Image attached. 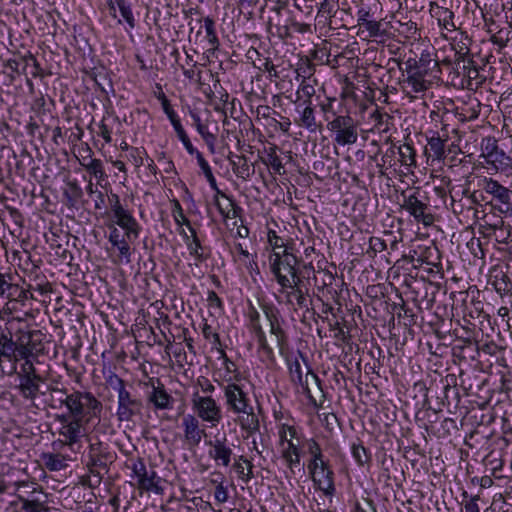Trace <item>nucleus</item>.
<instances>
[{
  "label": "nucleus",
  "instance_id": "f257e3e1",
  "mask_svg": "<svg viewBox=\"0 0 512 512\" xmlns=\"http://www.w3.org/2000/svg\"><path fill=\"white\" fill-rule=\"evenodd\" d=\"M46 392L50 394L48 406L54 410L66 407L67 413L77 416L85 413L100 415L103 409L101 401L88 391L74 389L68 393L66 388L50 385Z\"/></svg>",
  "mask_w": 512,
  "mask_h": 512
},
{
  "label": "nucleus",
  "instance_id": "f03ea898",
  "mask_svg": "<svg viewBox=\"0 0 512 512\" xmlns=\"http://www.w3.org/2000/svg\"><path fill=\"white\" fill-rule=\"evenodd\" d=\"M228 411L237 415L242 430L252 434L259 430L260 424L248 393L236 383H228L223 388Z\"/></svg>",
  "mask_w": 512,
  "mask_h": 512
},
{
  "label": "nucleus",
  "instance_id": "7ed1b4c3",
  "mask_svg": "<svg viewBox=\"0 0 512 512\" xmlns=\"http://www.w3.org/2000/svg\"><path fill=\"white\" fill-rule=\"evenodd\" d=\"M462 193L467 195L470 204L478 203L480 200L485 201L500 213H507L512 209V191L492 178L483 179L480 193L478 191L470 193L468 189L463 190Z\"/></svg>",
  "mask_w": 512,
  "mask_h": 512
},
{
  "label": "nucleus",
  "instance_id": "20e7f679",
  "mask_svg": "<svg viewBox=\"0 0 512 512\" xmlns=\"http://www.w3.org/2000/svg\"><path fill=\"white\" fill-rule=\"evenodd\" d=\"M100 415L81 414L73 415L71 413H63L55 416V420L60 423L59 435L63 440L54 441L52 447L54 451L61 450L64 446L73 448L78 444L82 437L86 434L85 424H88L92 419L99 418Z\"/></svg>",
  "mask_w": 512,
  "mask_h": 512
},
{
  "label": "nucleus",
  "instance_id": "39448f33",
  "mask_svg": "<svg viewBox=\"0 0 512 512\" xmlns=\"http://www.w3.org/2000/svg\"><path fill=\"white\" fill-rule=\"evenodd\" d=\"M270 270L279 284V277L301 282V265L307 268L302 259L297 257L292 248L285 247L282 252H275L269 256Z\"/></svg>",
  "mask_w": 512,
  "mask_h": 512
},
{
  "label": "nucleus",
  "instance_id": "423d86ee",
  "mask_svg": "<svg viewBox=\"0 0 512 512\" xmlns=\"http://www.w3.org/2000/svg\"><path fill=\"white\" fill-rule=\"evenodd\" d=\"M402 78L399 81L401 92L410 102L425 95L433 84V77L419 71L404 62V67H399Z\"/></svg>",
  "mask_w": 512,
  "mask_h": 512
},
{
  "label": "nucleus",
  "instance_id": "0eeeda50",
  "mask_svg": "<svg viewBox=\"0 0 512 512\" xmlns=\"http://www.w3.org/2000/svg\"><path fill=\"white\" fill-rule=\"evenodd\" d=\"M326 127L334 133V141L340 146L352 145L358 140L357 122L349 114L336 116Z\"/></svg>",
  "mask_w": 512,
  "mask_h": 512
},
{
  "label": "nucleus",
  "instance_id": "6e6552de",
  "mask_svg": "<svg viewBox=\"0 0 512 512\" xmlns=\"http://www.w3.org/2000/svg\"><path fill=\"white\" fill-rule=\"evenodd\" d=\"M402 208L406 210L410 216L418 223L425 226L433 222V216L428 212L429 205L426 202L427 197L421 194L420 188L414 189L411 193H402Z\"/></svg>",
  "mask_w": 512,
  "mask_h": 512
},
{
  "label": "nucleus",
  "instance_id": "1a4fd4ad",
  "mask_svg": "<svg viewBox=\"0 0 512 512\" xmlns=\"http://www.w3.org/2000/svg\"><path fill=\"white\" fill-rule=\"evenodd\" d=\"M192 407L197 418L210 424V427H216L222 421V408L211 396H201L198 392L194 393Z\"/></svg>",
  "mask_w": 512,
  "mask_h": 512
},
{
  "label": "nucleus",
  "instance_id": "9d476101",
  "mask_svg": "<svg viewBox=\"0 0 512 512\" xmlns=\"http://www.w3.org/2000/svg\"><path fill=\"white\" fill-rule=\"evenodd\" d=\"M279 285L281 287L280 293L284 295L286 305L291 306L295 311L298 309L308 310V289H304L303 281L295 282L279 277Z\"/></svg>",
  "mask_w": 512,
  "mask_h": 512
},
{
  "label": "nucleus",
  "instance_id": "9b49d317",
  "mask_svg": "<svg viewBox=\"0 0 512 512\" xmlns=\"http://www.w3.org/2000/svg\"><path fill=\"white\" fill-rule=\"evenodd\" d=\"M205 444L209 447L208 456L216 466H230L234 453L226 434L218 433L213 438L205 440Z\"/></svg>",
  "mask_w": 512,
  "mask_h": 512
},
{
  "label": "nucleus",
  "instance_id": "f8f14e48",
  "mask_svg": "<svg viewBox=\"0 0 512 512\" xmlns=\"http://www.w3.org/2000/svg\"><path fill=\"white\" fill-rule=\"evenodd\" d=\"M485 162L495 170H506L511 165V158L499 148L494 137H485L481 141V155Z\"/></svg>",
  "mask_w": 512,
  "mask_h": 512
},
{
  "label": "nucleus",
  "instance_id": "ddd939ff",
  "mask_svg": "<svg viewBox=\"0 0 512 512\" xmlns=\"http://www.w3.org/2000/svg\"><path fill=\"white\" fill-rule=\"evenodd\" d=\"M143 401L133 395L128 389L118 394L116 417L120 422H131L135 417L141 416Z\"/></svg>",
  "mask_w": 512,
  "mask_h": 512
},
{
  "label": "nucleus",
  "instance_id": "4468645a",
  "mask_svg": "<svg viewBox=\"0 0 512 512\" xmlns=\"http://www.w3.org/2000/svg\"><path fill=\"white\" fill-rule=\"evenodd\" d=\"M280 356L285 360L289 370V376L294 384L304 386L303 370L299 358L306 361V356L300 351H294L289 341L278 346Z\"/></svg>",
  "mask_w": 512,
  "mask_h": 512
},
{
  "label": "nucleus",
  "instance_id": "2eb2a0df",
  "mask_svg": "<svg viewBox=\"0 0 512 512\" xmlns=\"http://www.w3.org/2000/svg\"><path fill=\"white\" fill-rule=\"evenodd\" d=\"M248 318L250 322L251 329L253 333L255 334L259 352L261 353V356L263 357V361H267L270 364L276 363V357L273 351V348L269 345L267 341L266 334L260 324V314L256 310L255 307L251 306Z\"/></svg>",
  "mask_w": 512,
  "mask_h": 512
},
{
  "label": "nucleus",
  "instance_id": "dca6fc26",
  "mask_svg": "<svg viewBox=\"0 0 512 512\" xmlns=\"http://www.w3.org/2000/svg\"><path fill=\"white\" fill-rule=\"evenodd\" d=\"M315 488L327 497H333L336 488L334 483V471L329 461L319 464L315 470H308Z\"/></svg>",
  "mask_w": 512,
  "mask_h": 512
},
{
  "label": "nucleus",
  "instance_id": "f3484780",
  "mask_svg": "<svg viewBox=\"0 0 512 512\" xmlns=\"http://www.w3.org/2000/svg\"><path fill=\"white\" fill-rule=\"evenodd\" d=\"M262 311L269 322L270 334L276 339V346H280L289 341V337L282 328V318L279 310L272 304H263Z\"/></svg>",
  "mask_w": 512,
  "mask_h": 512
},
{
  "label": "nucleus",
  "instance_id": "a211bd4d",
  "mask_svg": "<svg viewBox=\"0 0 512 512\" xmlns=\"http://www.w3.org/2000/svg\"><path fill=\"white\" fill-rule=\"evenodd\" d=\"M112 223L126 231L127 239L134 241L139 237L141 227L132 213L126 208L111 214Z\"/></svg>",
  "mask_w": 512,
  "mask_h": 512
},
{
  "label": "nucleus",
  "instance_id": "6ab92c4d",
  "mask_svg": "<svg viewBox=\"0 0 512 512\" xmlns=\"http://www.w3.org/2000/svg\"><path fill=\"white\" fill-rule=\"evenodd\" d=\"M295 103V112L297 114V117L294 119L295 124L301 128H305L309 132H316L320 125L317 123L315 108L312 101Z\"/></svg>",
  "mask_w": 512,
  "mask_h": 512
},
{
  "label": "nucleus",
  "instance_id": "aec40b11",
  "mask_svg": "<svg viewBox=\"0 0 512 512\" xmlns=\"http://www.w3.org/2000/svg\"><path fill=\"white\" fill-rule=\"evenodd\" d=\"M182 427L184 432V439L186 443L191 447L198 446L203 436H206L205 429L200 427V422L194 415H185L182 419Z\"/></svg>",
  "mask_w": 512,
  "mask_h": 512
},
{
  "label": "nucleus",
  "instance_id": "412c9836",
  "mask_svg": "<svg viewBox=\"0 0 512 512\" xmlns=\"http://www.w3.org/2000/svg\"><path fill=\"white\" fill-rule=\"evenodd\" d=\"M134 476L137 478L139 488L146 491H158V486L155 481L156 472H147L143 459L138 458L132 463L131 466Z\"/></svg>",
  "mask_w": 512,
  "mask_h": 512
},
{
  "label": "nucleus",
  "instance_id": "4be33fe9",
  "mask_svg": "<svg viewBox=\"0 0 512 512\" xmlns=\"http://www.w3.org/2000/svg\"><path fill=\"white\" fill-rule=\"evenodd\" d=\"M405 63L433 78H438V74L440 73L438 60L433 58L432 54L426 50L421 53L418 59L410 57Z\"/></svg>",
  "mask_w": 512,
  "mask_h": 512
},
{
  "label": "nucleus",
  "instance_id": "5701e85b",
  "mask_svg": "<svg viewBox=\"0 0 512 512\" xmlns=\"http://www.w3.org/2000/svg\"><path fill=\"white\" fill-rule=\"evenodd\" d=\"M44 382V378L41 375L38 376H25V378L19 379L18 390L20 395L29 401H34L39 394L45 395V391H41L40 385Z\"/></svg>",
  "mask_w": 512,
  "mask_h": 512
},
{
  "label": "nucleus",
  "instance_id": "b1692460",
  "mask_svg": "<svg viewBox=\"0 0 512 512\" xmlns=\"http://www.w3.org/2000/svg\"><path fill=\"white\" fill-rule=\"evenodd\" d=\"M430 14L435 18L442 29L453 32L456 31V25L454 23V13L446 8L438 5L435 2L430 4Z\"/></svg>",
  "mask_w": 512,
  "mask_h": 512
},
{
  "label": "nucleus",
  "instance_id": "393cba45",
  "mask_svg": "<svg viewBox=\"0 0 512 512\" xmlns=\"http://www.w3.org/2000/svg\"><path fill=\"white\" fill-rule=\"evenodd\" d=\"M246 57L252 61V64L256 69L267 72L270 78L279 77L276 67L271 59L269 57H262L256 48H249L246 53Z\"/></svg>",
  "mask_w": 512,
  "mask_h": 512
},
{
  "label": "nucleus",
  "instance_id": "a878e982",
  "mask_svg": "<svg viewBox=\"0 0 512 512\" xmlns=\"http://www.w3.org/2000/svg\"><path fill=\"white\" fill-rule=\"evenodd\" d=\"M203 28L205 30V36L201 40L203 43V49L209 54H214L219 47V39L216 33L215 22L212 18L206 17L203 19Z\"/></svg>",
  "mask_w": 512,
  "mask_h": 512
},
{
  "label": "nucleus",
  "instance_id": "bb28decb",
  "mask_svg": "<svg viewBox=\"0 0 512 512\" xmlns=\"http://www.w3.org/2000/svg\"><path fill=\"white\" fill-rule=\"evenodd\" d=\"M148 399L156 409L166 410L172 408L173 398L167 393L164 385L159 381L157 386H153Z\"/></svg>",
  "mask_w": 512,
  "mask_h": 512
},
{
  "label": "nucleus",
  "instance_id": "cd10ccee",
  "mask_svg": "<svg viewBox=\"0 0 512 512\" xmlns=\"http://www.w3.org/2000/svg\"><path fill=\"white\" fill-rule=\"evenodd\" d=\"M228 160L230 161L234 174L238 178L247 180L253 175L254 169L250 167L246 156L230 153Z\"/></svg>",
  "mask_w": 512,
  "mask_h": 512
},
{
  "label": "nucleus",
  "instance_id": "c85d7f7f",
  "mask_svg": "<svg viewBox=\"0 0 512 512\" xmlns=\"http://www.w3.org/2000/svg\"><path fill=\"white\" fill-rule=\"evenodd\" d=\"M470 41V38L462 32H457L456 35L452 37L451 45L457 56V61L465 62L466 57L470 53Z\"/></svg>",
  "mask_w": 512,
  "mask_h": 512
},
{
  "label": "nucleus",
  "instance_id": "c756f323",
  "mask_svg": "<svg viewBox=\"0 0 512 512\" xmlns=\"http://www.w3.org/2000/svg\"><path fill=\"white\" fill-rule=\"evenodd\" d=\"M307 452L310 455V460L307 466L308 470H315L318 468L319 464L322 465L323 462L328 461L325 459L319 443L313 438L307 441Z\"/></svg>",
  "mask_w": 512,
  "mask_h": 512
},
{
  "label": "nucleus",
  "instance_id": "7c9ffc66",
  "mask_svg": "<svg viewBox=\"0 0 512 512\" xmlns=\"http://www.w3.org/2000/svg\"><path fill=\"white\" fill-rule=\"evenodd\" d=\"M282 458L285 460L287 467L294 473V468L300 464L299 445L289 439L288 444L282 450Z\"/></svg>",
  "mask_w": 512,
  "mask_h": 512
},
{
  "label": "nucleus",
  "instance_id": "2f4dec72",
  "mask_svg": "<svg viewBox=\"0 0 512 512\" xmlns=\"http://www.w3.org/2000/svg\"><path fill=\"white\" fill-rule=\"evenodd\" d=\"M16 344L12 339L11 332L6 328L0 331V357L11 361L15 355Z\"/></svg>",
  "mask_w": 512,
  "mask_h": 512
},
{
  "label": "nucleus",
  "instance_id": "473e14b6",
  "mask_svg": "<svg viewBox=\"0 0 512 512\" xmlns=\"http://www.w3.org/2000/svg\"><path fill=\"white\" fill-rule=\"evenodd\" d=\"M232 468L239 478L246 483L253 478V464L243 455L235 459Z\"/></svg>",
  "mask_w": 512,
  "mask_h": 512
},
{
  "label": "nucleus",
  "instance_id": "72a5a7b5",
  "mask_svg": "<svg viewBox=\"0 0 512 512\" xmlns=\"http://www.w3.org/2000/svg\"><path fill=\"white\" fill-rule=\"evenodd\" d=\"M41 459L49 471H60L67 466V458L59 453H42Z\"/></svg>",
  "mask_w": 512,
  "mask_h": 512
},
{
  "label": "nucleus",
  "instance_id": "f704fd0d",
  "mask_svg": "<svg viewBox=\"0 0 512 512\" xmlns=\"http://www.w3.org/2000/svg\"><path fill=\"white\" fill-rule=\"evenodd\" d=\"M186 246L190 256L195 259L196 265L203 263L209 258V254L205 252L206 248L202 245L197 235H194Z\"/></svg>",
  "mask_w": 512,
  "mask_h": 512
},
{
  "label": "nucleus",
  "instance_id": "c9c22d12",
  "mask_svg": "<svg viewBox=\"0 0 512 512\" xmlns=\"http://www.w3.org/2000/svg\"><path fill=\"white\" fill-rule=\"evenodd\" d=\"M236 249L239 253L238 260L245 266L250 275L252 276L253 273L259 274L260 272L256 262V255L250 254L242 247L241 244H237Z\"/></svg>",
  "mask_w": 512,
  "mask_h": 512
},
{
  "label": "nucleus",
  "instance_id": "e433bc0d",
  "mask_svg": "<svg viewBox=\"0 0 512 512\" xmlns=\"http://www.w3.org/2000/svg\"><path fill=\"white\" fill-rule=\"evenodd\" d=\"M317 84V80H301L300 85L296 91L297 100L295 102H298L301 98H304L303 101H312V97L316 93L315 85Z\"/></svg>",
  "mask_w": 512,
  "mask_h": 512
},
{
  "label": "nucleus",
  "instance_id": "4c0bfd02",
  "mask_svg": "<svg viewBox=\"0 0 512 512\" xmlns=\"http://www.w3.org/2000/svg\"><path fill=\"white\" fill-rule=\"evenodd\" d=\"M130 239H124L116 244H112L116 248L118 255L115 262L119 264H129L131 262L132 249L129 245Z\"/></svg>",
  "mask_w": 512,
  "mask_h": 512
},
{
  "label": "nucleus",
  "instance_id": "58836bf2",
  "mask_svg": "<svg viewBox=\"0 0 512 512\" xmlns=\"http://www.w3.org/2000/svg\"><path fill=\"white\" fill-rule=\"evenodd\" d=\"M398 154L401 165L406 167H413L416 165V152L410 144L405 143L400 145L398 147Z\"/></svg>",
  "mask_w": 512,
  "mask_h": 512
},
{
  "label": "nucleus",
  "instance_id": "ea45409f",
  "mask_svg": "<svg viewBox=\"0 0 512 512\" xmlns=\"http://www.w3.org/2000/svg\"><path fill=\"white\" fill-rule=\"evenodd\" d=\"M218 195L219 196H215V205L223 217H228L229 211L233 210L237 204L232 198L228 197L220 190H218Z\"/></svg>",
  "mask_w": 512,
  "mask_h": 512
},
{
  "label": "nucleus",
  "instance_id": "a19ab883",
  "mask_svg": "<svg viewBox=\"0 0 512 512\" xmlns=\"http://www.w3.org/2000/svg\"><path fill=\"white\" fill-rule=\"evenodd\" d=\"M351 453H352V456L355 459V461L360 466H363L364 464L370 462V460H371V454L363 446V444L360 440H357V442H353L351 444Z\"/></svg>",
  "mask_w": 512,
  "mask_h": 512
},
{
  "label": "nucleus",
  "instance_id": "79ce46f5",
  "mask_svg": "<svg viewBox=\"0 0 512 512\" xmlns=\"http://www.w3.org/2000/svg\"><path fill=\"white\" fill-rule=\"evenodd\" d=\"M429 150L436 160H441L445 157V140L439 135H433L428 139Z\"/></svg>",
  "mask_w": 512,
  "mask_h": 512
},
{
  "label": "nucleus",
  "instance_id": "37998d69",
  "mask_svg": "<svg viewBox=\"0 0 512 512\" xmlns=\"http://www.w3.org/2000/svg\"><path fill=\"white\" fill-rule=\"evenodd\" d=\"M335 97H326L324 101L319 102L318 106L323 114L324 121L328 124L333 118L339 116L334 109Z\"/></svg>",
  "mask_w": 512,
  "mask_h": 512
},
{
  "label": "nucleus",
  "instance_id": "c03bdc74",
  "mask_svg": "<svg viewBox=\"0 0 512 512\" xmlns=\"http://www.w3.org/2000/svg\"><path fill=\"white\" fill-rule=\"evenodd\" d=\"M511 283L510 278L503 272L494 276L492 285L496 292L501 296L505 297L509 292V285Z\"/></svg>",
  "mask_w": 512,
  "mask_h": 512
},
{
  "label": "nucleus",
  "instance_id": "a18cd8bd",
  "mask_svg": "<svg viewBox=\"0 0 512 512\" xmlns=\"http://www.w3.org/2000/svg\"><path fill=\"white\" fill-rule=\"evenodd\" d=\"M172 217L175 223L179 226L190 227V220L185 216L183 208L177 199L172 201Z\"/></svg>",
  "mask_w": 512,
  "mask_h": 512
},
{
  "label": "nucleus",
  "instance_id": "49530a36",
  "mask_svg": "<svg viewBox=\"0 0 512 512\" xmlns=\"http://www.w3.org/2000/svg\"><path fill=\"white\" fill-rule=\"evenodd\" d=\"M115 2L125 22L130 28H134L136 25V20L132 12L131 5L126 2V0H115Z\"/></svg>",
  "mask_w": 512,
  "mask_h": 512
},
{
  "label": "nucleus",
  "instance_id": "de8ad7c7",
  "mask_svg": "<svg viewBox=\"0 0 512 512\" xmlns=\"http://www.w3.org/2000/svg\"><path fill=\"white\" fill-rule=\"evenodd\" d=\"M81 165L93 176L98 179H103L105 176L103 163L100 159L90 158V160L86 162H81Z\"/></svg>",
  "mask_w": 512,
  "mask_h": 512
},
{
  "label": "nucleus",
  "instance_id": "09e8293b",
  "mask_svg": "<svg viewBox=\"0 0 512 512\" xmlns=\"http://www.w3.org/2000/svg\"><path fill=\"white\" fill-rule=\"evenodd\" d=\"M276 147H272L267 152V157L264 163L270 166L275 173L281 174V170L284 168L281 158L277 155Z\"/></svg>",
  "mask_w": 512,
  "mask_h": 512
},
{
  "label": "nucleus",
  "instance_id": "8fccbe9b",
  "mask_svg": "<svg viewBox=\"0 0 512 512\" xmlns=\"http://www.w3.org/2000/svg\"><path fill=\"white\" fill-rule=\"evenodd\" d=\"M315 71V65L308 58L302 61L296 69L297 76L301 77L302 80H313L314 78L312 77Z\"/></svg>",
  "mask_w": 512,
  "mask_h": 512
},
{
  "label": "nucleus",
  "instance_id": "3c124183",
  "mask_svg": "<svg viewBox=\"0 0 512 512\" xmlns=\"http://www.w3.org/2000/svg\"><path fill=\"white\" fill-rule=\"evenodd\" d=\"M20 501L23 512H49V509L38 500H30L20 497Z\"/></svg>",
  "mask_w": 512,
  "mask_h": 512
},
{
  "label": "nucleus",
  "instance_id": "603ef678",
  "mask_svg": "<svg viewBox=\"0 0 512 512\" xmlns=\"http://www.w3.org/2000/svg\"><path fill=\"white\" fill-rule=\"evenodd\" d=\"M501 350H502V348L499 345H497L494 341H488V342H485V343H482V344H480L478 342L475 353L478 356H480L481 353L486 354V355H490V356H495Z\"/></svg>",
  "mask_w": 512,
  "mask_h": 512
},
{
  "label": "nucleus",
  "instance_id": "864d4df0",
  "mask_svg": "<svg viewBox=\"0 0 512 512\" xmlns=\"http://www.w3.org/2000/svg\"><path fill=\"white\" fill-rule=\"evenodd\" d=\"M147 155L144 148L132 147L127 154V159L136 167H141L144 162V156Z\"/></svg>",
  "mask_w": 512,
  "mask_h": 512
},
{
  "label": "nucleus",
  "instance_id": "5fc2aeb1",
  "mask_svg": "<svg viewBox=\"0 0 512 512\" xmlns=\"http://www.w3.org/2000/svg\"><path fill=\"white\" fill-rule=\"evenodd\" d=\"M279 438L282 444H288L289 439H297V430L294 426L288 424H281L279 427Z\"/></svg>",
  "mask_w": 512,
  "mask_h": 512
},
{
  "label": "nucleus",
  "instance_id": "6e6d98bb",
  "mask_svg": "<svg viewBox=\"0 0 512 512\" xmlns=\"http://www.w3.org/2000/svg\"><path fill=\"white\" fill-rule=\"evenodd\" d=\"M202 334H203L204 338L206 340H208L214 347L221 346L219 334L207 322H204V324H203Z\"/></svg>",
  "mask_w": 512,
  "mask_h": 512
},
{
  "label": "nucleus",
  "instance_id": "4d7b16f0",
  "mask_svg": "<svg viewBox=\"0 0 512 512\" xmlns=\"http://www.w3.org/2000/svg\"><path fill=\"white\" fill-rule=\"evenodd\" d=\"M365 29L368 31L369 36L373 38L383 37L386 35V31L382 28V23L376 20H369L364 23Z\"/></svg>",
  "mask_w": 512,
  "mask_h": 512
},
{
  "label": "nucleus",
  "instance_id": "13d9d810",
  "mask_svg": "<svg viewBox=\"0 0 512 512\" xmlns=\"http://www.w3.org/2000/svg\"><path fill=\"white\" fill-rule=\"evenodd\" d=\"M267 242L271 247L273 253L278 252V249H285L287 247L284 243V240L277 235L275 230L269 229L267 232Z\"/></svg>",
  "mask_w": 512,
  "mask_h": 512
},
{
  "label": "nucleus",
  "instance_id": "bf43d9fd",
  "mask_svg": "<svg viewBox=\"0 0 512 512\" xmlns=\"http://www.w3.org/2000/svg\"><path fill=\"white\" fill-rule=\"evenodd\" d=\"M106 383L112 390L117 392V395L127 390L125 381L115 373H111L106 378Z\"/></svg>",
  "mask_w": 512,
  "mask_h": 512
},
{
  "label": "nucleus",
  "instance_id": "052dcab7",
  "mask_svg": "<svg viewBox=\"0 0 512 512\" xmlns=\"http://www.w3.org/2000/svg\"><path fill=\"white\" fill-rule=\"evenodd\" d=\"M166 350L172 352L173 356L176 358V361L178 363H188L187 354L181 343H177L174 345L171 342H169L168 345L166 346Z\"/></svg>",
  "mask_w": 512,
  "mask_h": 512
},
{
  "label": "nucleus",
  "instance_id": "680f3d73",
  "mask_svg": "<svg viewBox=\"0 0 512 512\" xmlns=\"http://www.w3.org/2000/svg\"><path fill=\"white\" fill-rule=\"evenodd\" d=\"M222 354L224 358V369L228 374H232V376L229 377V381H239L241 379V374L237 370L236 364L232 360H230L224 352H222Z\"/></svg>",
  "mask_w": 512,
  "mask_h": 512
},
{
  "label": "nucleus",
  "instance_id": "e2e57ef3",
  "mask_svg": "<svg viewBox=\"0 0 512 512\" xmlns=\"http://www.w3.org/2000/svg\"><path fill=\"white\" fill-rule=\"evenodd\" d=\"M465 512H480L478 506L479 495L469 496L467 492L462 494Z\"/></svg>",
  "mask_w": 512,
  "mask_h": 512
},
{
  "label": "nucleus",
  "instance_id": "0e129e2a",
  "mask_svg": "<svg viewBox=\"0 0 512 512\" xmlns=\"http://www.w3.org/2000/svg\"><path fill=\"white\" fill-rule=\"evenodd\" d=\"M459 343L460 344L455 346V348H458L459 350H461V352H465V349H471L473 352H475L478 342L474 341V339H473V330L467 329L465 340H463Z\"/></svg>",
  "mask_w": 512,
  "mask_h": 512
},
{
  "label": "nucleus",
  "instance_id": "69168bd1",
  "mask_svg": "<svg viewBox=\"0 0 512 512\" xmlns=\"http://www.w3.org/2000/svg\"><path fill=\"white\" fill-rule=\"evenodd\" d=\"M12 276L0 271V298L4 297L11 289H17V286L11 283Z\"/></svg>",
  "mask_w": 512,
  "mask_h": 512
},
{
  "label": "nucleus",
  "instance_id": "338daca9",
  "mask_svg": "<svg viewBox=\"0 0 512 512\" xmlns=\"http://www.w3.org/2000/svg\"><path fill=\"white\" fill-rule=\"evenodd\" d=\"M313 60L317 61L319 64L331 65L330 60V52L326 48H318L313 50L312 52Z\"/></svg>",
  "mask_w": 512,
  "mask_h": 512
},
{
  "label": "nucleus",
  "instance_id": "774afa93",
  "mask_svg": "<svg viewBox=\"0 0 512 512\" xmlns=\"http://www.w3.org/2000/svg\"><path fill=\"white\" fill-rule=\"evenodd\" d=\"M107 227L109 229L108 241L111 245L116 244L127 238L126 231H124V233H121V231L114 224H109Z\"/></svg>",
  "mask_w": 512,
  "mask_h": 512
}]
</instances>
